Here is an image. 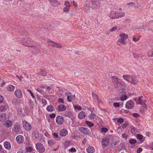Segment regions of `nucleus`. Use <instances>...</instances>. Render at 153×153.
<instances>
[{"instance_id":"nucleus-16","label":"nucleus","mask_w":153,"mask_h":153,"mask_svg":"<svg viewBox=\"0 0 153 153\" xmlns=\"http://www.w3.org/2000/svg\"><path fill=\"white\" fill-rule=\"evenodd\" d=\"M63 118L61 116H58L56 118V122L57 124L59 125H62L64 122Z\"/></svg>"},{"instance_id":"nucleus-54","label":"nucleus","mask_w":153,"mask_h":153,"mask_svg":"<svg viewBox=\"0 0 153 153\" xmlns=\"http://www.w3.org/2000/svg\"><path fill=\"white\" fill-rule=\"evenodd\" d=\"M69 151L71 152H74L76 151V150L74 147H72L71 149H69Z\"/></svg>"},{"instance_id":"nucleus-12","label":"nucleus","mask_w":153,"mask_h":153,"mask_svg":"<svg viewBox=\"0 0 153 153\" xmlns=\"http://www.w3.org/2000/svg\"><path fill=\"white\" fill-rule=\"evenodd\" d=\"M22 124L23 127L27 131H29L31 129V126L30 124L26 120L22 122Z\"/></svg>"},{"instance_id":"nucleus-5","label":"nucleus","mask_w":153,"mask_h":153,"mask_svg":"<svg viewBox=\"0 0 153 153\" xmlns=\"http://www.w3.org/2000/svg\"><path fill=\"white\" fill-rule=\"evenodd\" d=\"M87 5H88V6L89 7H91L93 9H97L100 7V2L97 1L91 0Z\"/></svg>"},{"instance_id":"nucleus-45","label":"nucleus","mask_w":153,"mask_h":153,"mask_svg":"<svg viewBox=\"0 0 153 153\" xmlns=\"http://www.w3.org/2000/svg\"><path fill=\"white\" fill-rule=\"evenodd\" d=\"M89 117L91 119H94L96 117V115L95 114H93L92 113H91L89 115Z\"/></svg>"},{"instance_id":"nucleus-40","label":"nucleus","mask_w":153,"mask_h":153,"mask_svg":"<svg viewBox=\"0 0 153 153\" xmlns=\"http://www.w3.org/2000/svg\"><path fill=\"white\" fill-rule=\"evenodd\" d=\"M36 74L37 75H42L43 76H45L46 75V72L43 71V70H42L40 71V72H39V74Z\"/></svg>"},{"instance_id":"nucleus-25","label":"nucleus","mask_w":153,"mask_h":153,"mask_svg":"<svg viewBox=\"0 0 153 153\" xmlns=\"http://www.w3.org/2000/svg\"><path fill=\"white\" fill-rule=\"evenodd\" d=\"M20 100L16 99H14L12 100V103L16 106L19 105L20 103Z\"/></svg>"},{"instance_id":"nucleus-11","label":"nucleus","mask_w":153,"mask_h":153,"mask_svg":"<svg viewBox=\"0 0 153 153\" xmlns=\"http://www.w3.org/2000/svg\"><path fill=\"white\" fill-rule=\"evenodd\" d=\"M8 106L4 102L3 105L0 106V111L5 112L8 109Z\"/></svg>"},{"instance_id":"nucleus-10","label":"nucleus","mask_w":153,"mask_h":153,"mask_svg":"<svg viewBox=\"0 0 153 153\" xmlns=\"http://www.w3.org/2000/svg\"><path fill=\"white\" fill-rule=\"evenodd\" d=\"M79 129L81 132L84 135L90 134V130L88 128L83 127L79 128Z\"/></svg>"},{"instance_id":"nucleus-4","label":"nucleus","mask_w":153,"mask_h":153,"mask_svg":"<svg viewBox=\"0 0 153 153\" xmlns=\"http://www.w3.org/2000/svg\"><path fill=\"white\" fill-rule=\"evenodd\" d=\"M112 81L116 88H120L123 87L122 81L116 76H113L112 77Z\"/></svg>"},{"instance_id":"nucleus-60","label":"nucleus","mask_w":153,"mask_h":153,"mask_svg":"<svg viewBox=\"0 0 153 153\" xmlns=\"http://www.w3.org/2000/svg\"><path fill=\"white\" fill-rule=\"evenodd\" d=\"M29 105L31 108H33V102L32 100H30L29 102Z\"/></svg>"},{"instance_id":"nucleus-19","label":"nucleus","mask_w":153,"mask_h":153,"mask_svg":"<svg viewBox=\"0 0 153 153\" xmlns=\"http://www.w3.org/2000/svg\"><path fill=\"white\" fill-rule=\"evenodd\" d=\"M15 95L18 98H22V92L19 89H18L15 91Z\"/></svg>"},{"instance_id":"nucleus-6","label":"nucleus","mask_w":153,"mask_h":153,"mask_svg":"<svg viewBox=\"0 0 153 153\" xmlns=\"http://www.w3.org/2000/svg\"><path fill=\"white\" fill-rule=\"evenodd\" d=\"M36 147L37 151L39 152H43L45 151L44 146L40 143H38L36 145Z\"/></svg>"},{"instance_id":"nucleus-21","label":"nucleus","mask_w":153,"mask_h":153,"mask_svg":"<svg viewBox=\"0 0 153 153\" xmlns=\"http://www.w3.org/2000/svg\"><path fill=\"white\" fill-rule=\"evenodd\" d=\"M59 133L61 136L63 137L68 134V131L66 129L64 128L60 131Z\"/></svg>"},{"instance_id":"nucleus-24","label":"nucleus","mask_w":153,"mask_h":153,"mask_svg":"<svg viewBox=\"0 0 153 153\" xmlns=\"http://www.w3.org/2000/svg\"><path fill=\"white\" fill-rule=\"evenodd\" d=\"M12 125V122L10 120H7L5 123L4 126L7 128L10 127Z\"/></svg>"},{"instance_id":"nucleus-41","label":"nucleus","mask_w":153,"mask_h":153,"mask_svg":"<svg viewBox=\"0 0 153 153\" xmlns=\"http://www.w3.org/2000/svg\"><path fill=\"white\" fill-rule=\"evenodd\" d=\"M55 110V108L51 105H48V112H53Z\"/></svg>"},{"instance_id":"nucleus-64","label":"nucleus","mask_w":153,"mask_h":153,"mask_svg":"<svg viewBox=\"0 0 153 153\" xmlns=\"http://www.w3.org/2000/svg\"><path fill=\"white\" fill-rule=\"evenodd\" d=\"M117 29V26H115L113 28H112L110 30V31L111 32H113Z\"/></svg>"},{"instance_id":"nucleus-62","label":"nucleus","mask_w":153,"mask_h":153,"mask_svg":"<svg viewBox=\"0 0 153 153\" xmlns=\"http://www.w3.org/2000/svg\"><path fill=\"white\" fill-rule=\"evenodd\" d=\"M4 101V97L0 95V103H2Z\"/></svg>"},{"instance_id":"nucleus-15","label":"nucleus","mask_w":153,"mask_h":153,"mask_svg":"<svg viewBox=\"0 0 153 153\" xmlns=\"http://www.w3.org/2000/svg\"><path fill=\"white\" fill-rule=\"evenodd\" d=\"M120 37L121 38L120 39L121 42L123 44L126 43V39L128 38V35L125 33H122L120 35Z\"/></svg>"},{"instance_id":"nucleus-26","label":"nucleus","mask_w":153,"mask_h":153,"mask_svg":"<svg viewBox=\"0 0 153 153\" xmlns=\"http://www.w3.org/2000/svg\"><path fill=\"white\" fill-rule=\"evenodd\" d=\"M86 151L88 153H92L94 152V149L91 146H89L86 149Z\"/></svg>"},{"instance_id":"nucleus-59","label":"nucleus","mask_w":153,"mask_h":153,"mask_svg":"<svg viewBox=\"0 0 153 153\" xmlns=\"http://www.w3.org/2000/svg\"><path fill=\"white\" fill-rule=\"evenodd\" d=\"M124 119L122 118H120L118 119L117 120L118 122H119L120 123H123L124 121Z\"/></svg>"},{"instance_id":"nucleus-57","label":"nucleus","mask_w":153,"mask_h":153,"mask_svg":"<svg viewBox=\"0 0 153 153\" xmlns=\"http://www.w3.org/2000/svg\"><path fill=\"white\" fill-rule=\"evenodd\" d=\"M108 131V129L106 128H101V131L102 132L105 133Z\"/></svg>"},{"instance_id":"nucleus-63","label":"nucleus","mask_w":153,"mask_h":153,"mask_svg":"<svg viewBox=\"0 0 153 153\" xmlns=\"http://www.w3.org/2000/svg\"><path fill=\"white\" fill-rule=\"evenodd\" d=\"M142 149L140 147L139 148L137 149V153H140L142 151Z\"/></svg>"},{"instance_id":"nucleus-31","label":"nucleus","mask_w":153,"mask_h":153,"mask_svg":"<svg viewBox=\"0 0 153 153\" xmlns=\"http://www.w3.org/2000/svg\"><path fill=\"white\" fill-rule=\"evenodd\" d=\"M137 138L138 139L142 141H144V138L143 136L141 134H138L137 135Z\"/></svg>"},{"instance_id":"nucleus-22","label":"nucleus","mask_w":153,"mask_h":153,"mask_svg":"<svg viewBox=\"0 0 153 153\" xmlns=\"http://www.w3.org/2000/svg\"><path fill=\"white\" fill-rule=\"evenodd\" d=\"M92 95L93 98L94 99L95 101L96 102H97L98 103H99L101 102V100L99 99V97L96 94L93 93H92Z\"/></svg>"},{"instance_id":"nucleus-53","label":"nucleus","mask_w":153,"mask_h":153,"mask_svg":"<svg viewBox=\"0 0 153 153\" xmlns=\"http://www.w3.org/2000/svg\"><path fill=\"white\" fill-rule=\"evenodd\" d=\"M58 89L62 93L66 91V89L65 88L60 87H59Z\"/></svg>"},{"instance_id":"nucleus-18","label":"nucleus","mask_w":153,"mask_h":153,"mask_svg":"<svg viewBox=\"0 0 153 153\" xmlns=\"http://www.w3.org/2000/svg\"><path fill=\"white\" fill-rule=\"evenodd\" d=\"M86 115L85 112L84 111H82L78 114V117L80 119H83L85 117Z\"/></svg>"},{"instance_id":"nucleus-38","label":"nucleus","mask_w":153,"mask_h":153,"mask_svg":"<svg viewBox=\"0 0 153 153\" xmlns=\"http://www.w3.org/2000/svg\"><path fill=\"white\" fill-rule=\"evenodd\" d=\"M129 142L131 144H133L137 143V141L134 139H131L129 140Z\"/></svg>"},{"instance_id":"nucleus-9","label":"nucleus","mask_w":153,"mask_h":153,"mask_svg":"<svg viewBox=\"0 0 153 153\" xmlns=\"http://www.w3.org/2000/svg\"><path fill=\"white\" fill-rule=\"evenodd\" d=\"M134 101L132 100H130L126 102L125 107L128 109H131L134 107Z\"/></svg>"},{"instance_id":"nucleus-23","label":"nucleus","mask_w":153,"mask_h":153,"mask_svg":"<svg viewBox=\"0 0 153 153\" xmlns=\"http://www.w3.org/2000/svg\"><path fill=\"white\" fill-rule=\"evenodd\" d=\"M6 114L4 113L0 114V121L3 122L6 120Z\"/></svg>"},{"instance_id":"nucleus-8","label":"nucleus","mask_w":153,"mask_h":153,"mask_svg":"<svg viewBox=\"0 0 153 153\" xmlns=\"http://www.w3.org/2000/svg\"><path fill=\"white\" fill-rule=\"evenodd\" d=\"M63 114L65 117L70 118L72 120L74 118L73 112L70 110L66 111L63 113Z\"/></svg>"},{"instance_id":"nucleus-42","label":"nucleus","mask_w":153,"mask_h":153,"mask_svg":"<svg viewBox=\"0 0 153 153\" xmlns=\"http://www.w3.org/2000/svg\"><path fill=\"white\" fill-rule=\"evenodd\" d=\"M118 144V143L117 142H113V143L111 144L112 147L114 148L116 147V146Z\"/></svg>"},{"instance_id":"nucleus-2","label":"nucleus","mask_w":153,"mask_h":153,"mask_svg":"<svg viewBox=\"0 0 153 153\" xmlns=\"http://www.w3.org/2000/svg\"><path fill=\"white\" fill-rule=\"evenodd\" d=\"M21 42L23 45L28 47H32L35 46V43H32L30 39L29 38L26 37L22 39Z\"/></svg>"},{"instance_id":"nucleus-7","label":"nucleus","mask_w":153,"mask_h":153,"mask_svg":"<svg viewBox=\"0 0 153 153\" xmlns=\"http://www.w3.org/2000/svg\"><path fill=\"white\" fill-rule=\"evenodd\" d=\"M22 126L18 122H16L14 125V127L13 129V131L16 133L19 132L21 129Z\"/></svg>"},{"instance_id":"nucleus-13","label":"nucleus","mask_w":153,"mask_h":153,"mask_svg":"<svg viewBox=\"0 0 153 153\" xmlns=\"http://www.w3.org/2000/svg\"><path fill=\"white\" fill-rule=\"evenodd\" d=\"M143 97L142 96L139 97V99L138 101L137 102V104H140L142 105L143 107L145 109H147V105L143 101L142 99Z\"/></svg>"},{"instance_id":"nucleus-39","label":"nucleus","mask_w":153,"mask_h":153,"mask_svg":"<svg viewBox=\"0 0 153 153\" xmlns=\"http://www.w3.org/2000/svg\"><path fill=\"white\" fill-rule=\"evenodd\" d=\"M55 44V42L51 41L50 39H48V46L54 47Z\"/></svg>"},{"instance_id":"nucleus-33","label":"nucleus","mask_w":153,"mask_h":153,"mask_svg":"<svg viewBox=\"0 0 153 153\" xmlns=\"http://www.w3.org/2000/svg\"><path fill=\"white\" fill-rule=\"evenodd\" d=\"M33 48L32 51H33L35 53H38L39 51V49L37 48L36 47L35 44V46L32 47ZM32 48V47H31Z\"/></svg>"},{"instance_id":"nucleus-56","label":"nucleus","mask_w":153,"mask_h":153,"mask_svg":"<svg viewBox=\"0 0 153 153\" xmlns=\"http://www.w3.org/2000/svg\"><path fill=\"white\" fill-rule=\"evenodd\" d=\"M22 110L21 108H19L17 111L18 114L20 115H22Z\"/></svg>"},{"instance_id":"nucleus-3","label":"nucleus","mask_w":153,"mask_h":153,"mask_svg":"<svg viewBox=\"0 0 153 153\" xmlns=\"http://www.w3.org/2000/svg\"><path fill=\"white\" fill-rule=\"evenodd\" d=\"M32 137L38 141L43 142L45 141V139L42 135L38 131H36L33 134Z\"/></svg>"},{"instance_id":"nucleus-1","label":"nucleus","mask_w":153,"mask_h":153,"mask_svg":"<svg viewBox=\"0 0 153 153\" xmlns=\"http://www.w3.org/2000/svg\"><path fill=\"white\" fill-rule=\"evenodd\" d=\"M123 77L124 79L132 84H136L138 82L137 80L135 79V76L133 75H124L123 76Z\"/></svg>"},{"instance_id":"nucleus-36","label":"nucleus","mask_w":153,"mask_h":153,"mask_svg":"<svg viewBox=\"0 0 153 153\" xmlns=\"http://www.w3.org/2000/svg\"><path fill=\"white\" fill-rule=\"evenodd\" d=\"M127 96L126 94H122V97H120V100L122 101H124L127 99Z\"/></svg>"},{"instance_id":"nucleus-50","label":"nucleus","mask_w":153,"mask_h":153,"mask_svg":"<svg viewBox=\"0 0 153 153\" xmlns=\"http://www.w3.org/2000/svg\"><path fill=\"white\" fill-rule=\"evenodd\" d=\"M54 142V141L52 140L48 141V145L51 146H53L55 144Z\"/></svg>"},{"instance_id":"nucleus-27","label":"nucleus","mask_w":153,"mask_h":153,"mask_svg":"<svg viewBox=\"0 0 153 153\" xmlns=\"http://www.w3.org/2000/svg\"><path fill=\"white\" fill-rule=\"evenodd\" d=\"M4 145L5 148L7 149H9L11 148L10 144V143L8 142H5L4 143Z\"/></svg>"},{"instance_id":"nucleus-35","label":"nucleus","mask_w":153,"mask_h":153,"mask_svg":"<svg viewBox=\"0 0 153 153\" xmlns=\"http://www.w3.org/2000/svg\"><path fill=\"white\" fill-rule=\"evenodd\" d=\"M14 87L12 85H9L7 86V90L10 91H12L14 90Z\"/></svg>"},{"instance_id":"nucleus-30","label":"nucleus","mask_w":153,"mask_h":153,"mask_svg":"<svg viewBox=\"0 0 153 153\" xmlns=\"http://www.w3.org/2000/svg\"><path fill=\"white\" fill-rule=\"evenodd\" d=\"M51 3V5L52 6H56L57 5L56 0H48Z\"/></svg>"},{"instance_id":"nucleus-48","label":"nucleus","mask_w":153,"mask_h":153,"mask_svg":"<svg viewBox=\"0 0 153 153\" xmlns=\"http://www.w3.org/2000/svg\"><path fill=\"white\" fill-rule=\"evenodd\" d=\"M113 105L114 107L117 108L119 107L120 106V103L118 102H115L113 103Z\"/></svg>"},{"instance_id":"nucleus-61","label":"nucleus","mask_w":153,"mask_h":153,"mask_svg":"<svg viewBox=\"0 0 153 153\" xmlns=\"http://www.w3.org/2000/svg\"><path fill=\"white\" fill-rule=\"evenodd\" d=\"M58 102L62 103L63 104H64V101L63 99L62 98H59L58 99Z\"/></svg>"},{"instance_id":"nucleus-46","label":"nucleus","mask_w":153,"mask_h":153,"mask_svg":"<svg viewBox=\"0 0 153 153\" xmlns=\"http://www.w3.org/2000/svg\"><path fill=\"white\" fill-rule=\"evenodd\" d=\"M74 108L75 109H78L80 110L82 109V108L81 106L77 105H74Z\"/></svg>"},{"instance_id":"nucleus-20","label":"nucleus","mask_w":153,"mask_h":153,"mask_svg":"<svg viewBox=\"0 0 153 153\" xmlns=\"http://www.w3.org/2000/svg\"><path fill=\"white\" fill-rule=\"evenodd\" d=\"M66 109V106L63 105L61 104L58 106L57 109L59 111H64Z\"/></svg>"},{"instance_id":"nucleus-55","label":"nucleus","mask_w":153,"mask_h":153,"mask_svg":"<svg viewBox=\"0 0 153 153\" xmlns=\"http://www.w3.org/2000/svg\"><path fill=\"white\" fill-rule=\"evenodd\" d=\"M43 88H42L41 89L38 88L37 89V91L38 92L40 93L41 94H43L44 93L43 90L42 89Z\"/></svg>"},{"instance_id":"nucleus-44","label":"nucleus","mask_w":153,"mask_h":153,"mask_svg":"<svg viewBox=\"0 0 153 153\" xmlns=\"http://www.w3.org/2000/svg\"><path fill=\"white\" fill-rule=\"evenodd\" d=\"M48 115H49V117L51 119H53L56 117V114L55 113H50L49 114L48 113Z\"/></svg>"},{"instance_id":"nucleus-17","label":"nucleus","mask_w":153,"mask_h":153,"mask_svg":"<svg viewBox=\"0 0 153 153\" xmlns=\"http://www.w3.org/2000/svg\"><path fill=\"white\" fill-rule=\"evenodd\" d=\"M16 140L18 143L19 144L22 143L24 142L23 137L21 135H19L17 136Z\"/></svg>"},{"instance_id":"nucleus-34","label":"nucleus","mask_w":153,"mask_h":153,"mask_svg":"<svg viewBox=\"0 0 153 153\" xmlns=\"http://www.w3.org/2000/svg\"><path fill=\"white\" fill-rule=\"evenodd\" d=\"M147 55L149 56L153 57V49L149 50L148 52Z\"/></svg>"},{"instance_id":"nucleus-14","label":"nucleus","mask_w":153,"mask_h":153,"mask_svg":"<svg viewBox=\"0 0 153 153\" xmlns=\"http://www.w3.org/2000/svg\"><path fill=\"white\" fill-rule=\"evenodd\" d=\"M109 140L106 138H104L102 141V148L103 149L105 147L107 146L109 144Z\"/></svg>"},{"instance_id":"nucleus-47","label":"nucleus","mask_w":153,"mask_h":153,"mask_svg":"<svg viewBox=\"0 0 153 153\" xmlns=\"http://www.w3.org/2000/svg\"><path fill=\"white\" fill-rule=\"evenodd\" d=\"M70 7H65L63 8V10L64 12H68L69 11Z\"/></svg>"},{"instance_id":"nucleus-49","label":"nucleus","mask_w":153,"mask_h":153,"mask_svg":"<svg viewBox=\"0 0 153 153\" xmlns=\"http://www.w3.org/2000/svg\"><path fill=\"white\" fill-rule=\"evenodd\" d=\"M54 47H56L57 48H61L62 47V45L59 44L55 42Z\"/></svg>"},{"instance_id":"nucleus-37","label":"nucleus","mask_w":153,"mask_h":153,"mask_svg":"<svg viewBox=\"0 0 153 153\" xmlns=\"http://www.w3.org/2000/svg\"><path fill=\"white\" fill-rule=\"evenodd\" d=\"M25 148L27 152H31L33 150V149L31 146H27Z\"/></svg>"},{"instance_id":"nucleus-52","label":"nucleus","mask_w":153,"mask_h":153,"mask_svg":"<svg viewBox=\"0 0 153 153\" xmlns=\"http://www.w3.org/2000/svg\"><path fill=\"white\" fill-rule=\"evenodd\" d=\"M121 88V89L120 90V93H121L122 94L124 93H125V90L126 89L125 88H123V87L122 88Z\"/></svg>"},{"instance_id":"nucleus-32","label":"nucleus","mask_w":153,"mask_h":153,"mask_svg":"<svg viewBox=\"0 0 153 153\" xmlns=\"http://www.w3.org/2000/svg\"><path fill=\"white\" fill-rule=\"evenodd\" d=\"M85 123L86 125L89 127H92L94 126V124L93 123L89 121H86Z\"/></svg>"},{"instance_id":"nucleus-51","label":"nucleus","mask_w":153,"mask_h":153,"mask_svg":"<svg viewBox=\"0 0 153 153\" xmlns=\"http://www.w3.org/2000/svg\"><path fill=\"white\" fill-rule=\"evenodd\" d=\"M64 4L65 6V7H70V4L68 1H65V2Z\"/></svg>"},{"instance_id":"nucleus-58","label":"nucleus","mask_w":153,"mask_h":153,"mask_svg":"<svg viewBox=\"0 0 153 153\" xmlns=\"http://www.w3.org/2000/svg\"><path fill=\"white\" fill-rule=\"evenodd\" d=\"M26 144L27 146H31V142L29 140H27L26 142Z\"/></svg>"},{"instance_id":"nucleus-29","label":"nucleus","mask_w":153,"mask_h":153,"mask_svg":"<svg viewBox=\"0 0 153 153\" xmlns=\"http://www.w3.org/2000/svg\"><path fill=\"white\" fill-rule=\"evenodd\" d=\"M75 98V96L74 95H72V94L70 96L67 97V99L69 102H71L73 100H74Z\"/></svg>"},{"instance_id":"nucleus-43","label":"nucleus","mask_w":153,"mask_h":153,"mask_svg":"<svg viewBox=\"0 0 153 153\" xmlns=\"http://www.w3.org/2000/svg\"><path fill=\"white\" fill-rule=\"evenodd\" d=\"M127 6L128 7H132L135 6V4L133 2L129 3L127 4Z\"/></svg>"},{"instance_id":"nucleus-28","label":"nucleus","mask_w":153,"mask_h":153,"mask_svg":"<svg viewBox=\"0 0 153 153\" xmlns=\"http://www.w3.org/2000/svg\"><path fill=\"white\" fill-rule=\"evenodd\" d=\"M124 13H121L116 14L115 16H112V18H118L119 17H121L124 16Z\"/></svg>"}]
</instances>
